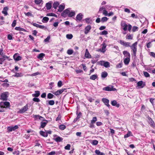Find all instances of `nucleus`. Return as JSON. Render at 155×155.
<instances>
[{
	"label": "nucleus",
	"instance_id": "obj_5",
	"mask_svg": "<svg viewBox=\"0 0 155 155\" xmlns=\"http://www.w3.org/2000/svg\"><path fill=\"white\" fill-rule=\"evenodd\" d=\"M99 64L101 66H104L105 68H108L110 67V63L108 61H101Z\"/></svg>",
	"mask_w": 155,
	"mask_h": 155
},
{
	"label": "nucleus",
	"instance_id": "obj_21",
	"mask_svg": "<svg viewBox=\"0 0 155 155\" xmlns=\"http://www.w3.org/2000/svg\"><path fill=\"white\" fill-rule=\"evenodd\" d=\"M63 138L59 136H57L56 138L54 139V140L57 142H59L62 141Z\"/></svg>",
	"mask_w": 155,
	"mask_h": 155
},
{
	"label": "nucleus",
	"instance_id": "obj_45",
	"mask_svg": "<svg viewBox=\"0 0 155 155\" xmlns=\"http://www.w3.org/2000/svg\"><path fill=\"white\" fill-rule=\"evenodd\" d=\"M131 134V132L130 131H129L127 134L124 135V138H126L130 137V136Z\"/></svg>",
	"mask_w": 155,
	"mask_h": 155
},
{
	"label": "nucleus",
	"instance_id": "obj_32",
	"mask_svg": "<svg viewBox=\"0 0 155 155\" xmlns=\"http://www.w3.org/2000/svg\"><path fill=\"white\" fill-rule=\"evenodd\" d=\"M64 8V5H60L59 6L58 11L60 12H62Z\"/></svg>",
	"mask_w": 155,
	"mask_h": 155
},
{
	"label": "nucleus",
	"instance_id": "obj_60",
	"mask_svg": "<svg viewBox=\"0 0 155 155\" xmlns=\"http://www.w3.org/2000/svg\"><path fill=\"white\" fill-rule=\"evenodd\" d=\"M104 9H105V8L103 6L100 7L99 9V12L101 13V11L102 10L103 11Z\"/></svg>",
	"mask_w": 155,
	"mask_h": 155
},
{
	"label": "nucleus",
	"instance_id": "obj_33",
	"mask_svg": "<svg viewBox=\"0 0 155 155\" xmlns=\"http://www.w3.org/2000/svg\"><path fill=\"white\" fill-rule=\"evenodd\" d=\"M49 18L48 17H44L42 20V21L43 23H47L49 20Z\"/></svg>",
	"mask_w": 155,
	"mask_h": 155
},
{
	"label": "nucleus",
	"instance_id": "obj_42",
	"mask_svg": "<svg viewBox=\"0 0 155 155\" xmlns=\"http://www.w3.org/2000/svg\"><path fill=\"white\" fill-rule=\"evenodd\" d=\"M108 19V18L106 17H104L102 18L101 19V21L102 22H104L107 21Z\"/></svg>",
	"mask_w": 155,
	"mask_h": 155
},
{
	"label": "nucleus",
	"instance_id": "obj_49",
	"mask_svg": "<svg viewBox=\"0 0 155 155\" xmlns=\"http://www.w3.org/2000/svg\"><path fill=\"white\" fill-rule=\"evenodd\" d=\"M143 74L144 76L146 77H150V75L146 71H143Z\"/></svg>",
	"mask_w": 155,
	"mask_h": 155
},
{
	"label": "nucleus",
	"instance_id": "obj_37",
	"mask_svg": "<svg viewBox=\"0 0 155 155\" xmlns=\"http://www.w3.org/2000/svg\"><path fill=\"white\" fill-rule=\"evenodd\" d=\"M23 75V74L22 73H16L14 75V76L16 77H21Z\"/></svg>",
	"mask_w": 155,
	"mask_h": 155
},
{
	"label": "nucleus",
	"instance_id": "obj_64",
	"mask_svg": "<svg viewBox=\"0 0 155 155\" xmlns=\"http://www.w3.org/2000/svg\"><path fill=\"white\" fill-rule=\"evenodd\" d=\"M50 38V36H48L44 40L45 42H47L49 41Z\"/></svg>",
	"mask_w": 155,
	"mask_h": 155
},
{
	"label": "nucleus",
	"instance_id": "obj_63",
	"mask_svg": "<svg viewBox=\"0 0 155 155\" xmlns=\"http://www.w3.org/2000/svg\"><path fill=\"white\" fill-rule=\"evenodd\" d=\"M56 154L55 151H53L48 153V155H54Z\"/></svg>",
	"mask_w": 155,
	"mask_h": 155
},
{
	"label": "nucleus",
	"instance_id": "obj_55",
	"mask_svg": "<svg viewBox=\"0 0 155 155\" xmlns=\"http://www.w3.org/2000/svg\"><path fill=\"white\" fill-rule=\"evenodd\" d=\"M71 145L69 144H68L67 146L65 147L64 149L67 150H70Z\"/></svg>",
	"mask_w": 155,
	"mask_h": 155
},
{
	"label": "nucleus",
	"instance_id": "obj_19",
	"mask_svg": "<svg viewBox=\"0 0 155 155\" xmlns=\"http://www.w3.org/2000/svg\"><path fill=\"white\" fill-rule=\"evenodd\" d=\"M83 15L81 13H79L78 14L76 17V20L77 21H80L82 18Z\"/></svg>",
	"mask_w": 155,
	"mask_h": 155
},
{
	"label": "nucleus",
	"instance_id": "obj_14",
	"mask_svg": "<svg viewBox=\"0 0 155 155\" xmlns=\"http://www.w3.org/2000/svg\"><path fill=\"white\" fill-rule=\"evenodd\" d=\"M148 119L149 123L150 124V125L153 127H155V124H154V122L152 119L150 117L148 118Z\"/></svg>",
	"mask_w": 155,
	"mask_h": 155
},
{
	"label": "nucleus",
	"instance_id": "obj_35",
	"mask_svg": "<svg viewBox=\"0 0 155 155\" xmlns=\"http://www.w3.org/2000/svg\"><path fill=\"white\" fill-rule=\"evenodd\" d=\"M40 92L38 91H35V94H33V96L35 97H38L40 95Z\"/></svg>",
	"mask_w": 155,
	"mask_h": 155
},
{
	"label": "nucleus",
	"instance_id": "obj_62",
	"mask_svg": "<svg viewBox=\"0 0 155 155\" xmlns=\"http://www.w3.org/2000/svg\"><path fill=\"white\" fill-rule=\"evenodd\" d=\"M25 14L26 16H32V14L30 12H28L27 13H25Z\"/></svg>",
	"mask_w": 155,
	"mask_h": 155
},
{
	"label": "nucleus",
	"instance_id": "obj_11",
	"mask_svg": "<svg viewBox=\"0 0 155 155\" xmlns=\"http://www.w3.org/2000/svg\"><path fill=\"white\" fill-rule=\"evenodd\" d=\"M102 101L107 107H109L110 106V105L109 104V101L108 99L103 98L102 99Z\"/></svg>",
	"mask_w": 155,
	"mask_h": 155
},
{
	"label": "nucleus",
	"instance_id": "obj_24",
	"mask_svg": "<svg viewBox=\"0 0 155 155\" xmlns=\"http://www.w3.org/2000/svg\"><path fill=\"white\" fill-rule=\"evenodd\" d=\"M130 58H126L124 60V62L125 65H127L129 63Z\"/></svg>",
	"mask_w": 155,
	"mask_h": 155
},
{
	"label": "nucleus",
	"instance_id": "obj_58",
	"mask_svg": "<svg viewBox=\"0 0 155 155\" xmlns=\"http://www.w3.org/2000/svg\"><path fill=\"white\" fill-rule=\"evenodd\" d=\"M102 13L104 15L106 16H107L108 15V12H107L105 9H104V10H103Z\"/></svg>",
	"mask_w": 155,
	"mask_h": 155
},
{
	"label": "nucleus",
	"instance_id": "obj_51",
	"mask_svg": "<svg viewBox=\"0 0 155 155\" xmlns=\"http://www.w3.org/2000/svg\"><path fill=\"white\" fill-rule=\"evenodd\" d=\"M3 49H0V55L2 57L5 54V53L3 52Z\"/></svg>",
	"mask_w": 155,
	"mask_h": 155
},
{
	"label": "nucleus",
	"instance_id": "obj_56",
	"mask_svg": "<svg viewBox=\"0 0 155 155\" xmlns=\"http://www.w3.org/2000/svg\"><path fill=\"white\" fill-rule=\"evenodd\" d=\"M33 101L36 102H39L40 101V100L38 98L34 97L33 99Z\"/></svg>",
	"mask_w": 155,
	"mask_h": 155
},
{
	"label": "nucleus",
	"instance_id": "obj_8",
	"mask_svg": "<svg viewBox=\"0 0 155 155\" xmlns=\"http://www.w3.org/2000/svg\"><path fill=\"white\" fill-rule=\"evenodd\" d=\"M14 60L16 61H20L21 60L22 57L19 55L18 53L15 54L13 56Z\"/></svg>",
	"mask_w": 155,
	"mask_h": 155
},
{
	"label": "nucleus",
	"instance_id": "obj_9",
	"mask_svg": "<svg viewBox=\"0 0 155 155\" xmlns=\"http://www.w3.org/2000/svg\"><path fill=\"white\" fill-rule=\"evenodd\" d=\"M0 106H3L4 109L5 107H8L10 106V103L8 102H1Z\"/></svg>",
	"mask_w": 155,
	"mask_h": 155
},
{
	"label": "nucleus",
	"instance_id": "obj_46",
	"mask_svg": "<svg viewBox=\"0 0 155 155\" xmlns=\"http://www.w3.org/2000/svg\"><path fill=\"white\" fill-rule=\"evenodd\" d=\"M47 16H54L55 17H57V15L53 13H51L49 14H48L47 15Z\"/></svg>",
	"mask_w": 155,
	"mask_h": 155
},
{
	"label": "nucleus",
	"instance_id": "obj_30",
	"mask_svg": "<svg viewBox=\"0 0 155 155\" xmlns=\"http://www.w3.org/2000/svg\"><path fill=\"white\" fill-rule=\"evenodd\" d=\"M35 3L37 5L42 4L43 3L42 0H35Z\"/></svg>",
	"mask_w": 155,
	"mask_h": 155
},
{
	"label": "nucleus",
	"instance_id": "obj_53",
	"mask_svg": "<svg viewBox=\"0 0 155 155\" xmlns=\"http://www.w3.org/2000/svg\"><path fill=\"white\" fill-rule=\"evenodd\" d=\"M143 82L142 81H140L137 83V86H142L143 84Z\"/></svg>",
	"mask_w": 155,
	"mask_h": 155
},
{
	"label": "nucleus",
	"instance_id": "obj_23",
	"mask_svg": "<svg viewBox=\"0 0 155 155\" xmlns=\"http://www.w3.org/2000/svg\"><path fill=\"white\" fill-rule=\"evenodd\" d=\"M123 54L127 58H130V53L127 51H123Z\"/></svg>",
	"mask_w": 155,
	"mask_h": 155
},
{
	"label": "nucleus",
	"instance_id": "obj_44",
	"mask_svg": "<svg viewBox=\"0 0 155 155\" xmlns=\"http://www.w3.org/2000/svg\"><path fill=\"white\" fill-rule=\"evenodd\" d=\"M59 127L60 130H64L66 126L65 125L62 124L60 125L59 126Z\"/></svg>",
	"mask_w": 155,
	"mask_h": 155
},
{
	"label": "nucleus",
	"instance_id": "obj_52",
	"mask_svg": "<svg viewBox=\"0 0 155 155\" xmlns=\"http://www.w3.org/2000/svg\"><path fill=\"white\" fill-rule=\"evenodd\" d=\"M108 34L107 31L105 30L103 31L101 33V35H107Z\"/></svg>",
	"mask_w": 155,
	"mask_h": 155
},
{
	"label": "nucleus",
	"instance_id": "obj_27",
	"mask_svg": "<svg viewBox=\"0 0 155 155\" xmlns=\"http://www.w3.org/2000/svg\"><path fill=\"white\" fill-rule=\"evenodd\" d=\"M102 45V49L101 52H104L105 51V48L106 47V45L105 43H103Z\"/></svg>",
	"mask_w": 155,
	"mask_h": 155
},
{
	"label": "nucleus",
	"instance_id": "obj_13",
	"mask_svg": "<svg viewBox=\"0 0 155 155\" xmlns=\"http://www.w3.org/2000/svg\"><path fill=\"white\" fill-rule=\"evenodd\" d=\"M8 10V8L6 6L3 9V10L2 11V13L4 14V15L6 16L8 15L7 11Z\"/></svg>",
	"mask_w": 155,
	"mask_h": 155
},
{
	"label": "nucleus",
	"instance_id": "obj_36",
	"mask_svg": "<svg viewBox=\"0 0 155 155\" xmlns=\"http://www.w3.org/2000/svg\"><path fill=\"white\" fill-rule=\"evenodd\" d=\"M107 73L106 72H103L101 73V77L103 78H105L107 76Z\"/></svg>",
	"mask_w": 155,
	"mask_h": 155
},
{
	"label": "nucleus",
	"instance_id": "obj_12",
	"mask_svg": "<svg viewBox=\"0 0 155 155\" xmlns=\"http://www.w3.org/2000/svg\"><path fill=\"white\" fill-rule=\"evenodd\" d=\"M91 29V27L90 25H88L84 29V33L85 34H87Z\"/></svg>",
	"mask_w": 155,
	"mask_h": 155
},
{
	"label": "nucleus",
	"instance_id": "obj_48",
	"mask_svg": "<svg viewBox=\"0 0 155 155\" xmlns=\"http://www.w3.org/2000/svg\"><path fill=\"white\" fill-rule=\"evenodd\" d=\"M73 53V51L71 49H68L67 51V53L71 55Z\"/></svg>",
	"mask_w": 155,
	"mask_h": 155
},
{
	"label": "nucleus",
	"instance_id": "obj_34",
	"mask_svg": "<svg viewBox=\"0 0 155 155\" xmlns=\"http://www.w3.org/2000/svg\"><path fill=\"white\" fill-rule=\"evenodd\" d=\"M98 141L96 140H93L91 141V143L93 145H96L98 143Z\"/></svg>",
	"mask_w": 155,
	"mask_h": 155
},
{
	"label": "nucleus",
	"instance_id": "obj_28",
	"mask_svg": "<svg viewBox=\"0 0 155 155\" xmlns=\"http://www.w3.org/2000/svg\"><path fill=\"white\" fill-rule=\"evenodd\" d=\"M47 97L48 99H51L55 97V96L52 94L49 93L48 94Z\"/></svg>",
	"mask_w": 155,
	"mask_h": 155
},
{
	"label": "nucleus",
	"instance_id": "obj_29",
	"mask_svg": "<svg viewBox=\"0 0 155 155\" xmlns=\"http://www.w3.org/2000/svg\"><path fill=\"white\" fill-rule=\"evenodd\" d=\"M15 29L17 31H26V30L25 29L22 28L20 27H16L15 28Z\"/></svg>",
	"mask_w": 155,
	"mask_h": 155
},
{
	"label": "nucleus",
	"instance_id": "obj_2",
	"mask_svg": "<svg viewBox=\"0 0 155 155\" xmlns=\"http://www.w3.org/2000/svg\"><path fill=\"white\" fill-rule=\"evenodd\" d=\"M137 45V42L136 41L131 46L130 45V47L131 49H132L133 51L134 55L135 56H136V55Z\"/></svg>",
	"mask_w": 155,
	"mask_h": 155
},
{
	"label": "nucleus",
	"instance_id": "obj_18",
	"mask_svg": "<svg viewBox=\"0 0 155 155\" xmlns=\"http://www.w3.org/2000/svg\"><path fill=\"white\" fill-rule=\"evenodd\" d=\"M111 104L112 106H116L117 107H118L120 106V104H117V102L115 100H114L112 101Z\"/></svg>",
	"mask_w": 155,
	"mask_h": 155
},
{
	"label": "nucleus",
	"instance_id": "obj_40",
	"mask_svg": "<svg viewBox=\"0 0 155 155\" xmlns=\"http://www.w3.org/2000/svg\"><path fill=\"white\" fill-rule=\"evenodd\" d=\"M126 38L127 39L132 40L133 39V35H127L126 36Z\"/></svg>",
	"mask_w": 155,
	"mask_h": 155
},
{
	"label": "nucleus",
	"instance_id": "obj_61",
	"mask_svg": "<svg viewBox=\"0 0 155 155\" xmlns=\"http://www.w3.org/2000/svg\"><path fill=\"white\" fill-rule=\"evenodd\" d=\"M39 28L42 29H47V27L44 26V25H40L39 26Z\"/></svg>",
	"mask_w": 155,
	"mask_h": 155
},
{
	"label": "nucleus",
	"instance_id": "obj_54",
	"mask_svg": "<svg viewBox=\"0 0 155 155\" xmlns=\"http://www.w3.org/2000/svg\"><path fill=\"white\" fill-rule=\"evenodd\" d=\"M138 27L137 26H133L132 28V31L133 32H135L138 30Z\"/></svg>",
	"mask_w": 155,
	"mask_h": 155
},
{
	"label": "nucleus",
	"instance_id": "obj_31",
	"mask_svg": "<svg viewBox=\"0 0 155 155\" xmlns=\"http://www.w3.org/2000/svg\"><path fill=\"white\" fill-rule=\"evenodd\" d=\"M95 152L97 155H105V154L104 153L101 152L99 150H96Z\"/></svg>",
	"mask_w": 155,
	"mask_h": 155
},
{
	"label": "nucleus",
	"instance_id": "obj_22",
	"mask_svg": "<svg viewBox=\"0 0 155 155\" xmlns=\"http://www.w3.org/2000/svg\"><path fill=\"white\" fill-rule=\"evenodd\" d=\"M40 134L41 135L45 137H47L48 136V133L42 131H40Z\"/></svg>",
	"mask_w": 155,
	"mask_h": 155
},
{
	"label": "nucleus",
	"instance_id": "obj_50",
	"mask_svg": "<svg viewBox=\"0 0 155 155\" xmlns=\"http://www.w3.org/2000/svg\"><path fill=\"white\" fill-rule=\"evenodd\" d=\"M122 63H120L116 65V68H120L122 67Z\"/></svg>",
	"mask_w": 155,
	"mask_h": 155
},
{
	"label": "nucleus",
	"instance_id": "obj_6",
	"mask_svg": "<svg viewBox=\"0 0 155 155\" xmlns=\"http://www.w3.org/2000/svg\"><path fill=\"white\" fill-rule=\"evenodd\" d=\"M119 42L120 44L125 47H130V43L129 42H126L122 40H120Z\"/></svg>",
	"mask_w": 155,
	"mask_h": 155
},
{
	"label": "nucleus",
	"instance_id": "obj_39",
	"mask_svg": "<svg viewBox=\"0 0 155 155\" xmlns=\"http://www.w3.org/2000/svg\"><path fill=\"white\" fill-rule=\"evenodd\" d=\"M97 78V74H94L90 77V79L92 80H95Z\"/></svg>",
	"mask_w": 155,
	"mask_h": 155
},
{
	"label": "nucleus",
	"instance_id": "obj_17",
	"mask_svg": "<svg viewBox=\"0 0 155 155\" xmlns=\"http://www.w3.org/2000/svg\"><path fill=\"white\" fill-rule=\"evenodd\" d=\"M43 120L44 122H41V123L40 127L42 128H44L48 123V121L47 120Z\"/></svg>",
	"mask_w": 155,
	"mask_h": 155
},
{
	"label": "nucleus",
	"instance_id": "obj_47",
	"mask_svg": "<svg viewBox=\"0 0 155 155\" xmlns=\"http://www.w3.org/2000/svg\"><path fill=\"white\" fill-rule=\"evenodd\" d=\"M48 104L51 105H53L54 104V100H50L48 101Z\"/></svg>",
	"mask_w": 155,
	"mask_h": 155
},
{
	"label": "nucleus",
	"instance_id": "obj_57",
	"mask_svg": "<svg viewBox=\"0 0 155 155\" xmlns=\"http://www.w3.org/2000/svg\"><path fill=\"white\" fill-rule=\"evenodd\" d=\"M16 24V21L15 20H14L12 22V26L13 27H15Z\"/></svg>",
	"mask_w": 155,
	"mask_h": 155
},
{
	"label": "nucleus",
	"instance_id": "obj_1",
	"mask_svg": "<svg viewBox=\"0 0 155 155\" xmlns=\"http://www.w3.org/2000/svg\"><path fill=\"white\" fill-rule=\"evenodd\" d=\"M121 25L123 28L124 31H126L127 30V28L128 27V30L130 32L132 28V26L130 24L128 25L126 24L125 22L122 21L121 23Z\"/></svg>",
	"mask_w": 155,
	"mask_h": 155
},
{
	"label": "nucleus",
	"instance_id": "obj_16",
	"mask_svg": "<svg viewBox=\"0 0 155 155\" xmlns=\"http://www.w3.org/2000/svg\"><path fill=\"white\" fill-rule=\"evenodd\" d=\"M84 55L86 58H91V55L90 54L87 49L86 50Z\"/></svg>",
	"mask_w": 155,
	"mask_h": 155
},
{
	"label": "nucleus",
	"instance_id": "obj_10",
	"mask_svg": "<svg viewBox=\"0 0 155 155\" xmlns=\"http://www.w3.org/2000/svg\"><path fill=\"white\" fill-rule=\"evenodd\" d=\"M65 90V89H62L58 90L57 91H56L55 92L53 91H52L51 92L53 94L55 95L58 96L61 94L63 92H64Z\"/></svg>",
	"mask_w": 155,
	"mask_h": 155
},
{
	"label": "nucleus",
	"instance_id": "obj_59",
	"mask_svg": "<svg viewBox=\"0 0 155 155\" xmlns=\"http://www.w3.org/2000/svg\"><path fill=\"white\" fill-rule=\"evenodd\" d=\"M2 86L5 87H7L9 86V84L7 83H4L2 84Z\"/></svg>",
	"mask_w": 155,
	"mask_h": 155
},
{
	"label": "nucleus",
	"instance_id": "obj_7",
	"mask_svg": "<svg viewBox=\"0 0 155 155\" xmlns=\"http://www.w3.org/2000/svg\"><path fill=\"white\" fill-rule=\"evenodd\" d=\"M18 128V126L17 125H15L14 126H9L7 127V130L9 132L12 131H14Z\"/></svg>",
	"mask_w": 155,
	"mask_h": 155
},
{
	"label": "nucleus",
	"instance_id": "obj_3",
	"mask_svg": "<svg viewBox=\"0 0 155 155\" xmlns=\"http://www.w3.org/2000/svg\"><path fill=\"white\" fill-rule=\"evenodd\" d=\"M28 109V104H26L25 106L23 107L22 108L20 109L17 112L19 114H22L25 113L27 111Z\"/></svg>",
	"mask_w": 155,
	"mask_h": 155
},
{
	"label": "nucleus",
	"instance_id": "obj_38",
	"mask_svg": "<svg viewBox=\"0 0 155 155\" xmlns=\"http://www.w3.org/2000/svg\"><path fill=\"white\" fill-rule=\"evenodd\" d=\"M97 120V117H94L92 118V120L91 121V123L92 124H94Z\"/></svg>",
	"mask_w": 155,
	"mask_h": 155
},
{
	"label": "nucleus",
	"instance_id": "obj_4",
	"mask_svg": "<svg viewBox=\"0 0 155 155\" xmlns=\"http://www.w3.org/2000/svg\"><path fill=\"white\" fill-rule=\"evenodd\" d=\"M8 92H5L2 93L1 95V99L3 101H6L8 97Z\"/></svg>",
	"mask_w": 155,
	"mask_h": 155
},
{
	"label": "nucleus",
	"instance_id": "obj_15",
	"mask_svg": "<svg viewBox=\"0 0 155 155\" xmlns=\"http://www.w3.org/2000/svg\"><path fill=\"white\" fill-rule=\"evenodd\" d=\"M103 90L106 91H116L117 89L115 88H103Z\"/></svg>",
	"mask_w": 155,
	"mask_h": 155
},
{
	"label": "nucleus",
	"instance_id": "obj_41",
	"mask_svg": "<svg viewBox=\"0 0 155 155\" xmlns=\"http://www.w3.org/2000/svg\"><path fill=\"white\" fill-rule=\"evenodd\" d=\"M75 15V13L74 12H70L68 14V16L69 17H72L73 16H74Z\"/></svg>",
	"mask_w": 155,
	"mask_h": 155
},
{
	"label": "nucleus",
	"instance_id": "obj_26",
	"mask_svg": "<svg viewBox=\"0 0 155 155\" xmlns=\"http://www.w3.org/2000/svg\"><path fill=\"white\" fill-rule=\"evenodd\" d=\"M45 56V54L44 53H41L37 57V58L40 60H42L43 57Z\"/></svg>",
	"mask_w": 155,
	"mask_h": 155
},
{
	"label": "nucleus",
	"instance_id": "obj_20",
	"mask_svg": "<svg viewBox=\"0 0 155 155\" xmlns=\"http://www.w3.org/2000/svg\"><path fill=\"white\" fill-rule=\"evenodd\" d=\"M52 2H48L46 4V8L48 10L50 9L52 7Z\"/></svg>",
	"mask_w": 155,
	"mask_h": 155
},
{
	"label": "nucleus",
	"instance_id": "obj_25",
	"mask_svg": "<svg viewBox=\"0 0 155 155\" xmlns=\"http://www.w3.org/2000/svg\"><path fill=\"white\" fill-rule=\"evenodd\" d=\"M59 3L58 2H55L53 4V7L54 8V9H56L57 8L58 6L59 5Z\"/></svg>",
	"mask_w": 155,
	"mask_h": 155
},
{
	"label": "nucleus",
	"instance_id": "obj_43",
	"mask_svg": "<svg viewBox=\"0 0 155 155\" xmlns=\"http://www.w3.org/2000/svg\"><path fill=\"white\" fill-rule=\"evenodd\" d=\"M66 37L67 39H70L73 38V35L71 34H67Z\"/></svg>",
	"mask_w": 155,
	"mask_h": 155
}]
</instances>
